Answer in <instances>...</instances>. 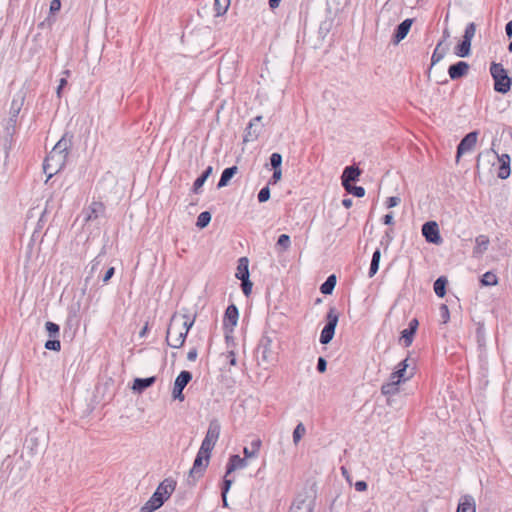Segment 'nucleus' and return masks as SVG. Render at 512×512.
<instances>
[{
    "mask_svg": "<svg viewBox=\"0 0 512 512\" xmlns=\"http://www.w3.org/2000/svg\"><path fill=\"white\" fill-rule=\"evenodd\" d=\"M380 259H381V252L379 249H377L373 253V257H372V261H371L369 273H368L369 277H373L377 273V271L379 269Z\"/></svg>",
    "mask_w": 512,
    "mask_h": 512,
    "instance_id": "28",
    "label": "nucleus"
},
{
    "mask_svg": "<svg viewBox=\"0 0 512 512\" xmlns=\"http://www.w3.org/2000/svg\"><path fill=\"white\" fill-rule=\"evenodd\" d=\"M326 365H327L326 360H325L324 358L320 357V358L318 359V363H317V369H318V371H319L320 373L325 372V371H326Z\"/></svg>",
    "mask_w": 512,
    "mask_h": 512,
    "instance_id": "50",
    "label": "nucleus"
},
{
    "mask_svg": "<svg viewBox=\"0 0 512 512\" xmlns=\"http://www.w3.org/2000/svg\"><path fill=\"white\" fill-rule=\"evenodd\" d=\"M205 176H200L198 177L195 182H194V190H198L199 188H201L203 186V184L205 183Z\"/></svg>",
    "mask_w": 512,
    "mask_h": 512,
    "instance_id": "51",
    "label": "nucleus"
},
{
    "mask_svg": "<svg viewBox=\"0 0 512 512\" xmlns=\"http://www.w3.org/2000/svg\"><path fill=\"white\" fill-rule=\"evenodd\" d=\"M191 379H192V375L189 371L180 372V374L177 376V378L175 380L173 391H172L173 397L175 399H178L180 401L184 400L183 389L191 381Z\"/></svg>",
    "mask_w": 512,
    "mask_h": 512,
    "instance_id": "10",
    "label": "nucleus"
},
{
    "mask_svg": "<svg viewBox=\"0 0 512 512\" xmlns=\"http://www.w3.org/2000/svg\"><path fill=\"white\" fill-rule=\"evenodd\" d=\"M490 72L494 79V89L499 93H507L510 90L512 79L507 75L504 67L501 64L493 63Z\"/></svg>",
    "mask_w": 512,
    "mask_h": 512,
    "instance_id": "5",
    "label": "nucleus"
},
{
    "mask_svg": "<svg viewBox=\"0 0 512 512\" xmlns=\"http://www.w3.org/2000/svg\"><path fill=\"white\" fill-rule=\"evenodd\" d=\"M457 512H476L475 500L471 495H464L461 497Z\"/></svg>",
    "mask_w": 512,
    "mask_h": 512,
    "instance_id": "17",
    "label": "nucleus"
},
{
    "mask_svg": "<svg viewBox=\"0 0 512 512\" xmlns=\"http://www.w3.org/2000/svg\"><path fill=\"white\" fill-rule=\"evenodd\" d=\"M114 272H115L114 268H113V267H110V268L106 271V273H105V275H104V277H103V282H104V283H107V282L111 279V277L114 275Z\"/></svg>",
    "mask_w": 512,
    "mask_h": 512,
    "instance_id": "54",
    "label": "nucleus"
},
{
    "mask_svg": "<svg viewBox=\"0 0 512 512\" xmlns=\"http://www.w3.org/2000/svg\"><path fill=\"white\" fill-rule=\"evenodd\" d=\"M271 165L274 169L281 168L282 156L279 153H273L270 157Z\"/></svg>",
    "mask_w": 512,
    "mask_h": 512,
    "instance_id": "40",
    "label": "nucleus"
},
{
    "mask_svg": "<svg viewBox=\"0 0 512 512\" xmlns=\"http://www.w3.org/2000/svg\"><path fill=\"white\" fill-rule=\"evenodd\" d=\"M360 170L354 166H348L344 169L342 174V185L346 186L351 184L352 181H356L360 176Z\"/></svg>",
    "mask_w": 512,
    "mask_h": 512,
    "instance_id": "18",
    "label": "nucleus"
},
{
    "mask_svg": "<svg viewBox=\"0 0 512 512\" xmlns=\"http://www.w3.org/2000/svg\"><path fill=\"white\" fill-rule=\"evenodd\" d=\"M508 50H509V52H512V41L508 45Z\"/></svg>",
    "mask_w": 512,
    "mask_h": 512,
    "instance_id": "63",
    "label": "nucleus"
},
{
    "mask_svg": "<svg viewBox=\"0 0 512 512\" xmlns=\"http://www.w3.org/2000/svg\"><path fill=\"white\" fill-rule=\"evenodd\" d=\"M242 281V290H243V293L246 295V296H249L252 292V282L249 280V278H244V279H240Z\"/></svg>",
    "mask_w": 512,
    "mask_h": 512,
    "instance_id": "39",
    "label": "nucleus"
},
{
    "mask_svg": "<svg viewBox=\"0 0 512 512\" xmlns=\"http://www.w3.org/2000/svg\"><path fill=\"white\" fill-rule=\"evenodd\" d=\"M231 484H232V480L229 479L228 475L226 474L224 477V486H223V491H222V498H223L224 505H227L226 494L229 491Z\"/></svg>",
    "mask_w": 512,
    "mask_h": 512,
    "instance_id": "42",
    "label": "nucleus"
},
{
    "mask_svg": "<svg viewBox=\"0 0 512 512\" xmlns=\"http://www.w3.org/2000/svg\"><path fill=\"white\" fill-rule=\"evenodd\" d=\"M270 198V190L268 187H264L258 193L259 202H266Z\"/></svg>",
    "mask_w": 512,
    "mask_h": 512,
    "instance_id": "45",
    "label": "nucleus"
},
{
    "mask_svg": "<svg viewBox=\"0 0 512 512\" xmlns=\"http://www.w3.org/2000/svg\"><path fill=\"white\" fill-rule=\"evenodd\" d=\"M440 315L443 320V323H447L450 318V315H449V309L445 304H442L440 306Z\"/></svg>",
    "mask_w": 512,
    "mask_h": 512,
    "instance_id": "46",
    "label": "nucleus"
},
{
    "mask_svg": "<svg viewBox=\"0 0 512 512\" xmlns=\"http://www.w3.org/2000/svg\"><path fill=\"white\" fill-rule=\"evenodd\" d=\"M215 445V442L204 438L198 452H200L201 455H207L210 457Z\"/></svg>",
    "mask_w": 512,
    "mask_h": 512,
    "instance_id": "30",
    "label": "nucleus"
},
{
    "mask_svg": "<svg viewBox=\"0 0 512 512\" xmlns=\"http://www.w3.org/2000/svg\"><path fill=\"white\" fill-rule=\"evenodd\" d=\"M277 244L287 249L290 246V237L287 234L280 235Z\"/></svg>",
    "mask_w": 512,
    "mask_h": 512,
    "instance_id": "44",
    "label": "nucleus"
},
{
    "mask_svg": "<svg viewBox=\"0 0 512 512\" xmlns=\"http://www.w3.org/2000/svg\"><path fill=\"white\" fill-rule=\"evenodd\" d=\"M68 157V142L65 139L59 140L43 163V170L50 179L57 174L66 164Z\"/></svg>",
    "mask_w": 512,
    "mask_h": 512,
    "instance_id": "2",
    "label": "nucleus"
},
{
    "mask_svg": "<svg viewBox=\"0 0 512 512\" xmlns=\"http://www.w3.org/2000/svg\"><path fill=\"white\" fill-rule=\"evenodd\" d=\"M220 436V425L217 421H212L209 424L205 439L217 443Z\"/></svg>",
    "mask_w": 512,
    "mask_h": 512,
    "instance_id": "24",
    "label": "nucleus"
},
{
    "mask_svg": "<svg viewBox=\"0 0 512 512\" xmlns=\"http://www.w3.org/2000/svg\"><path fill=\"white\" fill-rule=\"evenodd\" d=\"M210 221H211V214L208 211H204L199 214V216L197 218L196 225H197V227L202 229V228L206 227L210 223Z\"/></svg>",
    "mask_w": 512,
    "mask_h": 512,
    "instance_id": "33",
    "label": "nucleus"
},
{
    "mask_svg": "<svg viewBox=\"0 0 512 512\" xmlns=\"http://www.w3.org/2000/svg\"><path fill=\"white\" fill-rule=\"evenodd\" d=\"M282 177V171L281 168L274 169L273 175L270 179V184H276L281 180Z\"/></svg>",
    "mask_w": 512,
    "mask_h": 512,
    "instance_id": "47",
    "label": "nucleus"
},
{
    "mask_svg": "<svg viewBox=\"0 0 512 512\" xmlns=\"http://www.w3.org/2000/svg\"><path fill=\"white\" fill-rule=\"evenodd\" d=\"M413 20L405 19L402 23H400L395 31V34L392 37L393 44H399L408 34L411 29Z\"/></svg>",
    "mask_w": 512,
    "mask_h": 512,
    "instance_id": "14",
    "label": "nucleus"
},
{
    "mask_svg": "<svg viewBox=\"0 0 512 512\" xmlns=\"http://www.w3.org/2000/svg\"><path fill=\"white\" fill-rule=\"evenodd\" d=\"M195 322V316L186 311L175 312L168 325L166 333L167 344L174 349L181 348L186 340L190 328Z\"/></svg>",
    "mask_w": 512,
    "mask_h": 512,
    "instance_id": "1",
    "label": "nucleus"
},
{
    "mask_svg": "<svg viewBox=\"0 0 512 512\" xmlns=\"http://www.w3.org/2000/svg\"><path fill=\"white\" fill-rule=\"evenodd\" d=\"M482 157H495L497 158L498 160V168H497V177L500 178V179H507L510 174H511V168H510V162H511V158L508 154H501L499 155L495 150L494 148H491L489 150H486L484 152H481L479 155H478V159H477V162H479V160L482 158Z\"/></svg>",
    "mask_w": 512,
    "mask_h": 512,
    "instance_id": "6",
    "label": "nucleus"
},
{
    "mask_svg": "<svg viewBox=\"0 0 512 512\" xmlns=\"http://www.w3.org/2000/svg\"><path fill=\"white\" fill-rule=\"evenodd\" d=\"M481 283L484 286H494L498 283V278L494 273L486 272L482 276Z\"/></svg>",
    "mask_w": 512,
    "mask_h": 512,
    "instance_id": "32",
    "label": "nucleus"
},
{
    "mask_svg": "<svg viewBox=\"0 0 512 512\" xmlns=\"http://www.w3.org/2000/svg\"><path fill=\"white\" fill-rule=\"evenodd\" d=\"M105 211V205L101 201H92L85 211V222L96 220Z\"/></svg>",
    "mask_w": 512,
    "mask_h": 512,
    "instance_id": "13",
    "label": "nucleus"
},
{
    "mask_svg": "<svg viewBox=\"0 0 512 512\" xmlns=\"http://www.w3.org/2000/svg\"><path fill=\"white\" fill-rule=\"evenodd\" d=\"M61 9V1L60 0H52L50 2V13L54 14Z\"/></svg>",
    "mask_w": 512,
    "mask_h": 512,
    "instance_id": "49",
    "label": "nucleus"
},
{
    "mask_svg": "<svg viewBox=\"0 0 512 512\" xmlns=\"http://www.w3.org/2000/svg\"><path fill=\"white\" fill-rule=\"evenodd\" d=\"M247 458H241L239 455H232L229 458V462L227 465V475L231 474L237 469H242L247 466Z\"/></svg>",
    "mask_w": 512,
    "mask_h": 512,
    "instance_id": "19",
    "label": "nucleus"
},
{
    "mask_svg": "<svg viewBox=\"0 0 512 512\" xmlns=\"http://www.w3.org/2000/svg\"><path fill=\"white\" fill-rule=\"evenodd\" d=\"M355 489L359 492H363L367 489V484L365 481H357L355 483Z\"/></svg>",
    "mask_w": 512,
    "mask_h": 512,
    "instance_id": "53",
    "label": "nucleus"
},
{
    "mask_svg": "<svg viewBox=\"0 0 512 512\" xmlns=\"http://www.w3.org/2000/svg\"><path fill=\"white\" fill-rule=\"evenodd\" d=\"M393 223V215L388 213L386 214V225H391Z\"/></svg>",
    "mask_w": 512,
    "mask_h": 512,
    "instance_id": "60",
    "label": "nucleus"
},
{
    "mask_svg": "<svg viewBox=\"0 0 512 512\" xmlns=\"http://www.w3.org/2000/svg\"><path fill=\"white\" fill-rule=\"evenodd\" d=\"M478 132L472 131L468 133L459 143L457 147V160L465 153L473 150L477 143Z\"/></svg>",
    "mask_w": 512,
    "mask_h": 512,
    "instance_id": "11",
    "label": "nucleus"
},
{
    "mask_svg": "<svg viewBox=\"0 0 512 512\" xmlns=\"http://www.w3.org/2000/svg\"><path fill=\"white\" fill-rule=\"evenodd\" d=\"M409 359L406 358L398 363L395 371L391 373L389 382L386 383V388L394 389V387L402 382H406L414 375V368H409ZM390 393V390H386V394Z\"/></svg>",
    "mask_w": 512,
    "mask_h": 512,
    "instance_id": "4",
    "label": "nucleus"
},
{
    "mask_svg": "<svg viewBox=\"0 0 512 512\" xmlns=\"http://www.w3.org/2000/svg\"><path fill=\"white\" fill-rule=\"evenodd\" d=\"M248 266H249L248 259L246 257L240 258L238 261L237 271L235 274L236 278H238V279L249 278Z\"/></svg>",
    "mask_w": 512,
    "mask_h": 512,
    "instance_id": "23",
    "label": "nucleus"
},
{
    "mask_svg": "<svg viewBox=\"0 0 512 512\" xmlns=\"http://www.w3.org/2000/svg\"><path fill=\"white\" fill-rule=\"evenodd\" d=\"M475 33H476V25L473 22H471L466 26L463 38L466 40L472 41V39L475 36Z\"/></svg>",
    "mask_w": 512,
    "mask_h": 512,
    "instance_id": "37",
    "label": "nucleus"
},
{
    "mask_svg": "<svg viewBox=\"0 0 512 512\" xmlns=\"http://www.w3.org/2000/svg\"><path fill=\"white\" fill-rule=\"evenodd\" d=\"M468 70L469 64L464 61H459L449 67L448 74L452 80H456L465 76L468 73Z\"/></svg>",
    "mask_w": 512,
    "mask_h": 512,
    "instance_id": "15",
    "label": "nucleus"
},
{
    "mask_svg": "<svg viewBox=\"0 0 512 512\" xmlns=\"http://www.w3.org/2000/svg\"><path fill=\"white\" fill-rule=\"evenodd\" d=\"M281 0H269V6L271 9L279 7Z\"/></svg>",
    "mask_w": 512,
    "mask_h": 512,
    "instance_id": "59",
    "label": "nucleus"
},
{
    "mask_svg": "<svg viewBox=\"0 0 512 512\" xmlns=\"http://www.w3.org/2000/svg\"><path fill=\"white\" fill-rule=\"evenodd\" d=\"M146 329H147V328L145 327V328L142 330V332H141V335H142V336L145 334Z\"/></svg>",
    "mask_w": 512,
    "mask_h": 512,
    "instance_id": "64",
    "label": "nucleus"
},
{
    "mask_svg": "<svg viewBox=\"0 0 512 512\" xmlns=\"http://www.w3.org/2000/svg\"><path fill=\"white\" fill-rule=\"evenodd\" d=\"M471 41L463 38L462 42L455 48V53L459 57H467L470 55Z\"/></svg>",
    "mask_w": 512,
    "mask_h": 512,
    "instance_id": "26",
    "label": "nucleus"
},
{
    "mask_svg": "<svg viewBox=\"0 0 512 512\" xmlns=\"http://www.w3.org/2000/svg\"><path fill=\"white\" fill-rule=\"evenodd\" d=\"M175 487L176 482L173 479L167 478L163 480L150 499L141 507L140 512H154L159 509L169 499Z\"/></svg>",
    "mask_w": 512,
    "mask_h": 512,
    "instance_id": "3",
    "label": "nucleus"
},
{
    "mask_svg": "<svg viewBox=\"0 0 512 512\" xmlns=\"http://www.w3.org/2000/svg\"><path fill=\"white\" fill-rule=\"evenodd\" d=\"M401 202L399 196H392L387 199L386 206L389 208L397 206Z\"/></svg>",
    "mask_w": 512,
    "mask_h": 512,
    "instance_id": "48",
    "label": "nucleus"
},
{
    "mask_svg": "<svg viewBox=\"0 0 512 512\" xmlns=\"http://www.w3.org/2000/svg\"><path fill=\"white\" fill-rule=\"evenodd\" d=\"M261 119H262V116H257L250 121L249 126H248V131L245 135V139H244L245 141H251V140H254L257 138V136H258L257 133L252 134L251 128L255 122H259V121H261Z\"/></svg>",
    "mask_w": 512,
    "mask_h": 512,
    "instance_id": "36",
    "label": "nucleus"
},
{
    "mask_svg": "<svg viewBox=\"0 0 512 512\" xmlns=\"http://www.w3.org/2000/svg\"><path fill=\"white\" fill-rule=\"evenodd\" d=\"M442 58H443V55L438 53V51L436 49L432 55V64L439 62Z\"/></svg>",
    "mask_w": 512,
    "mask_h": 512,
    "instance_id": "56",
    "label": "nucleus"
},
{
    "mask_svg": "<svg viewBox=\"0 0 512 512\" xmlns=\"http://www.w3.org/2000/svg\"><path fill=\"white\" fill-rule=\"evenodd\" d=\"M45 348L48 349V350H53V351H60L61 349V343L59 340H48L46 343H45Z\"/></svg>",
    "mask_w": 512,
    "mask_h": 512,
    "instance_id": "41",
    "label": "nucleus"
},
{
    "mask_svg": "<svg viewBox=\"0 0 512 512\" xmlns=\"http://www.w3.org/2000/svg\"><path fill=\"white\" fill-rule=\"evenodd\" d=\"M446 284H447V280L444 277H439L434 282V291L438 297H441V298L444 297V295L446 293V291H445Z\"/></svg>",
    "mask_w": 512,
    "mask_h": 512,
    "instance_id": "29",
    "label": "nucleus"
},
{
    "mask_svg": "<svg viewBox=\"0 0 512 512\" xmlns=\"http://www.w3.org/2000/svg\"><path fill=\"white\" fill-rule=\"evenodd\" d=\"M66 84H67L66 78H61L59 81L58 89H57L58 96H60L61 90L66 86Z\"/></svg>",
    "mask_w": 512,
    "mask_h": 512,
    "instance_id": "57",
    "label": "nucleus"
},
{
    "mask_svg": "<svg viewBox=\"0 0 512 512\" xmlns=\"http://www.w3.org/2000/svg\"><path fill=\"white\" fill-rule=\"evenodd\" d=\"M326 319H327V323L324 326V328L322 329L321 335H320V342L322 344L329 343L334 336L335 328L337 326L338 319H339L338 313L335 308L329 309Z\"/></svg>",
    "mask_w": 512,
    "mask_h": 512,
    "instance_id": "7",
    "label": "nucleus"
},
{
    "mask_svg": "<svg viewBox=\"0 0 512 512\" xmlns=\"http://www.w3.org/2000/svg\"><path fill=\"white\" fill-rule=\"evenodd\" d=\"M261 446H262V441L259 438L254 439L250 444V448L245 447L243 449L245 458H247V459L256 458L259 454Z\"/></svg>",
    "mask_w": 512,
    "mask_h": 512,
    "instance_id": "22",
    "label": "nucleus"
},
{
    "mask_svg": "<svg viewBox=\"0 0 512 512\" xmlns=\"http://www.w3.org/2000/svg\"><path fill=\"white\" fill-rule=\"evenodd\" d=\"M488 246H489L488 237L485 235H479L475 239V247L473 249V254L475 256L482 255L488 249Z\"/></svg>",
    "mask_w": 512,
    "mask_h": 512,
    "instance_id": "21",
    "label": "nucleus"
},
{
    "mask_svg": "<svg viewBox=\"0 0 512 512\" xmlns=\"http://www.w3.org/2000/svg\"><path fill=\"white\" fill-rule=\"evenodd\" d=\"M238 316L239 313L237 307L234 304L229 305L224 314L223 327L232 331L237 325Z\"/></svg>",
    "mask_w": 512,
    "mask_h": 512,
    "instance_id": "12",
    "label": "nucleus"
},
{
    "mask_svg": "<svg viewBox=\"0 0 512 512\" xmlns=\"http://www.w3.org/2000/svg\"><path fill=\"white\" fill-rule=\"evenodd\" d=\"M417 326H418L417 319H412L410 321L409 327H408L409 334H414L416 332Z\"/></svg>",
    "mask_w": 512,
    "mask_h": 512,
    "instance_id": "52",
    "label": "nucleus"
},
{
    "mask_svg": "<svg viewBox=\"0 0 512 512\" xmlns=\"http://www.w3.org/2000/svg\"><path fill=\"white\" fill-rule=\"evenodd\" d=\"M505 32L507 34L508 37H511L512 36V20L509 21L507 24H506V27H505Z\"/></svg>",
    "mask_w": 512,
    "mask_h": 512,
    "instance_id": "58",
    "label": "nucleus"
},
{
    "mask_svg": "<svg viewBox=\"0 0 512 512\" xmlns=\"http://www.w3.org/2000/svg\"><path fill=\"white\" fill-rule=\"evenodd\" d=\"M336 285V276L330 275L326 281L321 285L320 291L322 294L328 295L331 294Z\"/></svg>",
    "mask_w": 512,
    "mask_h": 512,
    "instance_id": "27",
    "label": "nucleus"
},
{
    "mask_svg": "<svg viewBox=\"0 0 512 512\" xmlns=\"http://www.w3.org/2000/svg\"><path fill=\"white\" fill-rule=\"evenodd\" d=\"M306 432L305 426L302 423H299L293 432V441L297 444L301 438L304 436Z\"/></svg>",
    "mask_w": 512,
    "mask_h": 512,
    "instance_id": "35",
    "label": "nucleus"
},
{
    "mask_svg": "<svg viewBox=\"0 0 512 512\" xmlns=\"http://www.w3.org/2000/svg\"><path fill=\"white\" fill-rule=\"evenodd\" d=\"M45 328L51 337L57 336L60 329L59 325L50 321L46 322Z\"/></svg>",
    "mask_w": 512,
    "mask_h": 512,
    "instance_id": "38",
    "label": "nucleus"
},
{
    "mask_svg": "<svg viewBox=\"0 0 512 512\" xmlns=\"http://www.w3.org/2000/svg\"><path fill=\"white\" fill-rule=\"evenodd\" d=\"M342 204L346 207V208H350L351 205H352V200L351 199H344L342 201Z\"/></svg>",
    "mask_w": 512,
    "mask_h": 512,
    "instance_id": "61",
    "label": "nucleus"
},
{
    "mask_svg": "<svg viewBox=\"0 0 512 512\" xmlns=\"http://www.w3.org/2000/svg\"><path fill=\"white\" fill-rule=\"evenodd\" d=\"M422 234L426 241L433 244H441L442 238L440 236L438 224L434 221H429L423 224Z\"/></svg>",
    "mask_w": 512,
    "mask_h": 512,
    "instance_id": "8",
    "label": "nucleus"
},
{
    "mask_svg": "<svg viewBox=\"0 0 512 512\" xmlns=\"http://www.w3.org/2000/svg\"><path fill=\"white\" fill-rule=\"evenodd\" d=\"M237 171H238L237 166H232V167L226 168L222 172V175L220 177V180H219L217 186L219 188H221V187L228 185L230 179L237 173Z\"/></svg>",
    "mask_w": 512,
    "mask_h": 512,
    "instance_id": "25",
    "label": "nucleus"
},
{
    "mask_svg": "<svg viewBox=\"0 0 512 512\" xmlns=\"http://www.w3.org/2000/svg\"><path fill=\"white\" fill-rule=\"evenodd\" d=\"M214 6L217 15H223L227 12L230 6V0H215Z\"/></svg>",
    "mask_w": 512,
    "mask_h": 512,
    "instance_id": "31",
    "label": "nucleus"
},
{
    "mask_svg": "<svg viewBox=\"0 0 512 512\" xmlns=\"http://www.w3.org/2000/svg\"><path fill=\"white\" fill-rule=\"evenodd\" d=\"M212 172V167L209 166L201 176H205V180L209 177Z\"/></svg>",
    "mask_w": 512,
    "mask_h": 512,
    "instance_id": "62",
    "label": "nucleus"
},
{
    "mask_svg": "<svg viewBox=\"0 0 512 512\" xmlns=\"http://www.w3.org/2000/svg\"><path fill=\"white\" fill-rule=\"evenodd\" d=\"M197 350L196 349H191L188 353H187V359L189 361H195L197 359Z\"/></svg>",
    "mask_w": 512,
    "mask_h": 512,
    "instance_id": "55",
    "label": "nucleus"
},
{
    "mask_svg": "<svg viewBox=\"0 0 512 512\" xmlns=\"http://www.w3.org/2000/svg\"><path fill=\"white\" fill-rule=\"evenodd\" d=\"M413 335L414 334H409L408 328L402 331L401 340L403 341L404 346L411 345L413 341Z\"/></svg>",
    "mask_w": 512,
    "mask_h": 512,
    "instance_id": "43",
    "label": "nucleus"
},
{
    "mask_svg": "<svg viewBox=\"0 0 512 512\" xmlns=\"http://www.w3.org/2000/svg\"><path fill=\"white\" fill-rule=\"evenodd\" d=\"M313 511V501L311 499L305 498L296 500L292 506L290 507L289 512H312Z\"/></svg>",
    "mask_w": 512,
    "mask_h": 512,
    "instance_id": "16",
    "label": "nucleus"
},
{
    "mask_svg": "<svg viewBox=\"0 0 512 512\" xmlns=\"http://www.w3.org/2000/svg\"><path fill=\"white\" fill-rule=\"evenodd\" d=\"M209 461V456L201 455L200 452H198L194 460L193 466L190 469L189 477L193 478L194 480L202 477L206 468L209 465Z\"/></svg>",
    "mask_w": 512,
    "mask_h": 512,
    "instance_id": "9",
    "label": "nucleus"
},
{
    "mask_svg": "<svg viewBox=\"0 0 512 512\" xmlns=\"http://www.w3.org/2000/svg\"><path fill=\"white\" fill-rule=\"evenodd\" d=\"M343 187L345 188V190L348 193H350L356 197H363L365 195V190L361 186H355V185L349 184V185H346Z\"/></svg>",
    "mask_w": 512,
    "mask_h": 512,
    "instance_id": "34",
    "label": "nucleus"
},
{
    "mask_svg": "<svg viewBox=\"0 0 512 512\" xmlns=\"http://www.w3.org/2000/svg\"><path fill=\"white\" fill-rule=\"evenodd\" d=\"M156 381V377H148V378H136L133 382L132 389L136 392L141 393L146 388L152 386Z\"/></svg>",
    "mask_w": 512,
    "mask_h": 512,
    "instance_id": "20",
    "label": "nucleus"
}]
</instances>
